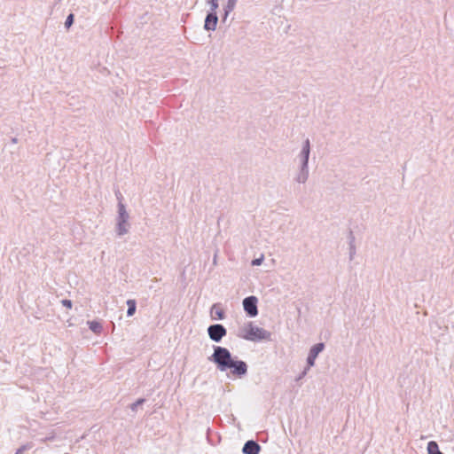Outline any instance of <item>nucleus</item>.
I'll return each mask as SVG.
<instances>
[{
  "label": "nucleus",
  "mask_w": 454,
  "mask_h": 454,
  "mask_svg": "<svg viewBox=\"0 0 454 454\" xmlns=\"http://www.w3.org/2000/svg\"><path fill=\"white\" fill-rule=\"evenodd\" d=\"M220 372L230 371L234 379H243L247 375L248 364L246 361L233 356L225 347L213 345V353L207 357Z\"/></svg>",
  "instance_id": "obj_1"
},
{
  "label": "nucleus",
  "mask_w": 454,
  "mask_h": 454,
  "mask_svg": "<svg viewBox=\"0 0 454 454\" xmlns=\"http://www.w3.org/2000/svg\"><path fill=\"white\" fill-rule=\"evenodd\" d=\"M219 18L217 12L207 11V14L204 20L203 28L207 32H213L216 29Z\"/></svg>",
  "instance_id": "obj_7"
},
{
  "label": "nucleus",
  "mask_w": 454,
  "mask_h": 454,
  "mask_svg": "<svg viewBox=\"0 0 454 454\" xmlns=\"http://www.w3.org/2000/svg\"><path fill=\"white\" fill-rule=\"evenodd\" d=\"M18 142L17 137H12V143L16 144Z\"/></svg>",
  "instance_id": "obj_27"
},
{
  "label": "nucleus",
  "mask_w": 454,
  "mask_h": 454,
  "mask_svg": "<svg viewBox=\"0 0 454 454\" xmlns=\"http://www.w3.org/2000/svg\"><path fill=\"white\" fill-rule=\"evenodd\" d=\"M348 246H355V236H354L353 231L351 229H349V231H348Z\"/></svg>",
  "instance_id": "obj_23"
},
{
  "label": "nucleus",
  "mask_w": 454,
  "mask_h": 454,
  "mask_svg": "<svg viewBox=\"0 0 454 454\" xmlns=\"http://www.w3.org/2000/svg\"><path fill=\"white\" fill-rule=\"evenodd\" d=\"M258 302L259 300L255 295H249L243 299L242 306L247 317L253 318L258 316Z\"/></svg>",
  "instance_id": "obj_4"
},
{
  "label": "nucleus",
  "mask_w": 454,
  "mask_h": 454,
  "mask_svg": "<svg viewBox=\"0 0 454 454\" xmlns=\"http://www.w3.org/2000/svg\"><path fill=\"white\" fill-rule=\"evenodd\" d=\"M229 15V13L223 12L221 15V22L223 24L226 23Z\"/></svg>",
  "instance_id": "obj_26"
},
{
  "label": "nucleus",
  "mask_w": 454,
  "mask_h": 454,
  "mask_svg": "<svg viewBox=\"0 0 454 454\" xmlns=\"http://www.w3.org/2000/svg\"><path fill=\"white\" fill-rule=\"evenodd\" d=\"M264 261V255L262 254L259 257L254 258L251 262L252 266H260Z\"/></svg>",
  "instance_id": "obj_22"
},
{
  "label": "nucleus",
  "mask_w": 454,
  "mask_h": 454,
  "mask_svg": "<svg viewBox=\"0 0 454 454\" xmlns=\"http://www.w3.org/2000/svg\"><path fill=\"white\" fill-rule=\"evenodd\" d=\"M311 145L309 138L302 142L301 150L299 153L300 164L309 165Z\"/></svg>",
  "instance_id": "obj_8"
},
{
  "label": "nucleus",
  "mask_w": 454,
  "mask_h": 454,
  "mask_svg": "<svg viewBox=\"0 0 454 454\" xmlns=\"http://www.w3.org/2000/svg\"><path fill=\"white\" fill-rule=\"evenodd\" d=\"M146 402V399L145 397H139L137 398L134 403H130L129 405V408L133 411L137 412V409L139 407H142Z\"/></svg>",
  "instance_id": "obj_15"
},
{
  "label": "nucleus",
  "mask_w": 454,
  "mask_h": 454,
  "mask_svg": "<svg viewBox=\"0 0 454 454\" xmlns=\"http://www.w3.org/2000/svg\"><path fill=\"white\" fill-rule=\"evenodd\" d=\"M210 314L213 320H223L226 317V312L221 303H214L210 308Z\"/></svg>",
  "instance_id": "obj_10"
},
{
  "label": "nucleus",
  "mask_w": 454,
  "mask_h": 454,
  "mask_svg": "<svg viewBox=\"0 0 454 454\" xmlns=\"http://www.w3.org/2000/svg\"><path fill=\"white\" fill-rule=\"evenodd\" d=\"M33 447H34V443L32 442H27L25 444H22L20 447H19L16 450L15 454H23L26 451L31 450Z\"/></svg>",
  "instance_id": "obj_18"
},
{
  "label": "nucleus",
  "mask_w": 454,
  "mask_h": 454,
  "mask_svg": "<svg viewBox=\"0 0 454 454\" xmlns=\"http://www.w3.org/2000/svg\"><path fill=\"white\" fill-rule=\"evenodd\" d=\"M207 334L211 340L215 343L222 341L223 338L227 335V329L222 324H212L207 327Z\"/></svg>",
  "instance_id": "obj_5"
},
{
  "label": "nucleus",
  "mask_w": 454,
  "mask_h": 454,
  "mask_svg": "<svg viewBox=\"0 0 454 454\" xmlns=\"http://www.w3.org/2000/svg\"><path fill=\"white\" fill-rule=\"evenodd\" d=\"M311 367H309L308 364L303 368V370L298 374V376L295 378V381L301 380L309 372Z\"/></svg>",
  "instance_id": "obj_21"
},
{
  "label": "nucleus",
  "mask_w": 454,
  "mask_h": 454,
  "mask_svg": "<svg viewBox=\"0 0 454 454\" xmlns=\"http://www.w3.org/2000/svg\"><path fill=\"white\" fill-rule=\"evenodd\" d=\"M427 454H444L440 450L439 444L435 441H429L427 445Z\"/></svg>",
  "instance_id": "obj_13"
},
{
  "label": "nucleus",
  "mask_w": 454,
  "mask_h": 454,
  "mask_svg": "<svg viewBox=\"0 0 454 454\" xmlns=\"http://www.w3.org/2000/svg\"><path fill=\"white\" fill-rule=\"evenodd\" d=\"M262 450L261 445L254 440H247L243 447L242 453L243 454H259Z\"/></svg>",
  "instance_id": "obj_9"
},
{
  "label": "nucleus",
  "mask_w": 454,
  "mask_h": 454,
  "mask_svg": "<svg viewBox=\"0 0 454 454\" xmlns=\"http://www.w3.org/2000/svg\"><path fill=\"white\" fill-rule=\"evenodd\" d=\"M63 307L67 309H72L73 301L70 299H63L60 301Z\"/></svg>",
  "instance_id": "obj_24"
},
{
  "label": "nucleus",
  "mask_w": 454,
  "mask_h": 454,
  "mask_svg": "<svg viewBox=\"0 0 454 454\" xmlns=\"http://www.w3.org/2000/svg\"><path fill=\"white\" fill-rule=\"evenodd\" d=\"M325 348V344L324 342H317L312 345L309 349L306 358V364L309 367H313L316 364V360L318 355L323 352Z\"/></svg>",
  "instance_id": "obj_6"
},
{
  "label": "nucleus",
  "mask_w": 454,
  "mask_h": 454,
  "mask_svg": "<svg viewBox=\"0 0 454 454\" xmlns=\"http://www.w3.org/2000/svg\"><path fill=\"white\" fill-rule=\"evenodd\" d=\"M129 220V214L127 207H118L114 227V231L118 237H122L129 232L131 224Z\"/></svg>",
  "instance_id": "obj_3"
},
{
  "label": "nucleus",
  "mask_w": 454,
  "mask_h": 454,
  "mask_svg": "<svg viewBox=\"0 0 454 454\" xmlns=\"http://www.w3.org/2000/svg\"><path fill=\"white\" fill-rule=\"evenodd\" d=\"M87 325H88L89 329L95 334H100L103 331V325H102L101 320H98V319L88 320Z\"/></svg>",
  "instance_id": "obj_11"
},
{
  "label": "nucleus",
  "mask_w": 454,
  "mask_h": 454,
  "mask_svg": "<svg viewBox=\"0 0 454 454\" xmlns=\"http://www.w3.org/2000/svg\"><path fill=\"white\" fill-rule=\"evenodd\" d=\"M207 4L209 6V9L207 11L217 12V10L219 8L218 0H207Z\"/></svg>",
  "instance_id": "obj_20"
},
{
  "label": "nucleus",
  "mask_w": 454,
  "mask_h": 454,
  "mask_svg": "<svg viewBox=\"0 0 454 454\" xmlns=\"http://www.w3.org/2000/svg\"><path fill=\"white\" fill-rule=\"evenodd\" d=\"M349 249V260L352 261L356 254V246H348Z\"/></svg>",
  "instance_id": "obj_25"
},
{
  "label": "nucleus",
  "mask_w": 454,
  "mask_h": 454,
  "mask_svg": "<svg viewBox=\"0 0 454 454\" xmlns=\"http://www.w3.org/2000/svg\"><path fill=\"white\" fill-rule=\"evenodd\" d=\"M115 198L117 200V207H127L124 203V197L122 193L121 192L120 189L118 187L114 189Z\"/></svg>",
  "instance_id": "obj_16"
},
{
  "label": "nucleus",
  "mask_w": 454,
  "mask_h": 454,
  "mask_svg": "<svg viewBox=\"0 0 454 454\" xmlns=\"http://www.w3.org/2000/svg\"><path fill=\"white\" fill-rule=\"evenodd\" d=\"M126 304L128 306L127 317L134 316L137 311V301L135 299H129L127 300Z\"/></svg>",
  "instance_id": "obj_14"
},
{
  "label": "nucleus",
  "mask_w": 454,
  "mask_h": 454,
  "mask_svg": "<svg viewBox=\"0 0 454 454\" xmlns=\"http://www.w3.org/2000/svg\"><path fill=\"white\" fill-rule=\"evenodd\" d=\"M236 4V0H227V4L223 8V12L230 14L234 10Z\"/></svg>",
  "instance_id": "obj_17"
},
{
  "label": "nucleus",
  "mask_w": 454,
  "mask_h": 454,
  "mask_svg": "<svg viewBox=\"0 0 454 454\" xmlns=\"http://www.w3.org/2000/svg\"><path fill=\"white\" fill-rule=\"evenodd\" d=\"M239 338L253 342L270 341L271 333L256 325L253 321L247 322L239 329Z\"/></svg>",
  "instance_id": "obj_2"
},
{
  "label": "nucleus",
  "mask_w": 454,
  "mask_h": 454,
  "mask_svg": "<svg viewBox=\"0 0 454 454\" xmlns=\"http://www.w3.org/2000/svg\"><path fill=\"white\" fill-rule=\"evenodd\" d=\"M74 14L73 12H70L66 18V20L64 22V27L67 30H69L70 27L74 25Z\"/></svg>",
  "instance_id": "obj_19"
},
{
  "label": "nucleus",
  "mask_w": 454,
  "mask_h": 454,
  "mask_svg": "<svg viewBox=\"0 0 454 454\" xmlns=\"http://www.w3.org/2000/svg\"><path fill=\"white\" fill-rule=\"evenodd\" d=\"M309 177V165L300 164L299 173L296 177L298 183L304 184Z\"/></svg>",
  "instance_id": "obj_12"
}]
</instances>
